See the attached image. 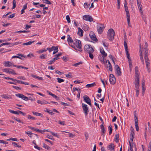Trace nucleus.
Wrapping results in <instances>:
<instances>
[{
	"mask_svg": "<svg viewBox=\"0 0 151 151\" xmlns=\"http://www.w3.org/2000/svg\"><path fill=\"white\" fill-rule=\"evenodd\" d=\"M135 122V126H138V119H134Z\"/></svg>",
	"mask_w": 151,
	"mask_h": 151,
	"instance_id": "obj_54",
	"label": "nucleus"
},
{
	"mask_svg": "<svg viewBox=\"0 0 151 151\" xmlns=\"http://www.w3.org/2000/svg\"><path fill=\"white\" fill-rule=\"evenodd\" d=\"M90 4H88L87 3H85L84 4V6L85 8H87L89 6Z\"/></svg>",
	"mask_w": 151,
	"mask_h": 151,
	"instance_id": "obj_51",
	"label": "nucleus"
},
{
	"mask_svg": "<svg viewBox=\"0 0 151 151\" xmlns=\"http://www.w3.org/2000/svg\"><path fill=\"white\" fill-rule=\"evenodd\" d=\"M101 132L103 133H105V129L104 125L103 124H101Z\"/></svg>",
	"mask_w": 151,
	"mask_h": 151,
	"instance_id": "obj_37",
	"label": "nucleus"
},
{
	"mask_svg": "<svg viewBox=\"0 0 151 151\" xmlns=\"http://www.w3.org/2000/svg\"><path fill=\"white\" fill-rule=\"evenodd\" d=\"M119 134H117L115 136V139L116 142H119Z\"/></svg>",
	"mask_w": 151,
	"mask_h": 151,
	"instance_id": "obj_40",
	"label": "nucleus"
},
{
	"mask_svg": "<svg viewBox=\"0 0 151 151\" xmlns=\"http://www.w3.org/2000/svg\"><path fill=\"white\" fill-rule=\"evenodd\" d=\"M109 80L111 84H114L116 83V79L114 75L112 74L110 75Z\"/></svg>",
	"mask_w": 151,
	"mask_h": 151,
	"instance_id": "obj_9",
	"label": "nucleus"
},
{
	"mask_svg": "<svg viewBox=\"0 0 151 151\" xmlns=\"http://www.w3.org/2000/svg\"><path fill=\"white\" fill-rule=\"evenodd\" d=\"M144 52V58L145 59H147V58H148V50L147 48H145L143 50Z\"/></svg>",
	"mask_w": 151,
	"mask_h": 151,
	"instance_id": "obj_16",
	"label": "nucleus"
},
{
	"mask_svg": "<svg viewBox=\"0 0 151 151\" xmlns=\"http://www.w3.org/2000/svg\"><path fill=\"white\" fill-rule=\"evenodd\" d=\"M109 149L110 150H114V146L113 144H111L110 145H109L108 147Z\"/></svg>",
	"mask_w": 151,
	"mask_h": 151,
	"instance_id": "obj_22",
	"label": "nucleus"
},
{
	"mask_svg": "<svg viewBox=\"0 0 151 151\" xmlns=\"http://www.w3.org/2000/svg\"><path fill=\"white\" fill-rule=\"evenodd\" d=\"M105 27L103 24H99V25L97 26V29L98 33L101 34L104 29Z\"/></svg>",
	"mask_w": 151,
	"mask_h": 151,
	"instance_id": "obj_4",
	"label": "nucleus"
},
{
	"mask_svg": "<svg viewBox=\"0 0 151 151\" xmlns=\"http://www.w3.org/2000/svg\"><path fill=\"white\" fill-rule=\"evenodd\" d=\"M82 106L83 111L85 114V115L86 116L87 115L89 111L88 110V108L86 104H85L83 103L82 104Z\"/></svg>",
	"mask_w": 151,
	"mask_h": 151,
	"instance_id": "obj_11",
	"label": "nucleus"
},
{
	"mask_svg": "<svg viewBox=\"0 0 151 151\" xmlns=\"http://www.w3.org/2000/svg\"><path fill=\"white\" fill-rule=\"evenodd\" d=\"M4 66L6 67H11L12 65V63L11 62L7 61L5 63Z\"/></svg>",
	"mask_w": 151,
	"mask_h": 151,
	"instance_id": "obj_18",
	"label": "nucleus"
},
{
	"mask_svg": "<svg viewBox=\"0 0 151 151\" xmlns=\"http://www.w3.org/2000/svg\"><path fill=\"white\" fill-rule=\"evenodd\" d=\"M14 80H15V81H16L17 83H22V84H23V82L22 81H20V80H16V79H14Z\"/></svg>",
	"mask_w": 151,
	"mask_h": 151,
	"instance_id": "obj_62",
	"label": "nucleus"
},
{
	"mask_svg": "<svg viewBox=\"0 0 151 151\" xmlns=\"http://www.w3.org/2000/svg\"><path fill=\"white\" fill-rule=\"evenodd\" d=\"M3 78H4L5 79H9V80H12V81H14V82H15V80H14V78H9V77H4Z\"/></svg>",
	"mask_w": 151,
	"mask_h": 151,
	"instance_id": "obj_56",
	"label": "nucleus"
},
{
	"mask_svg": "<svg viewBox=\"0 0 151 151\" xmlns=\"http://www.w3.org/2000/svg\"><path fill=\"white\" fill-rule=\"evenodd\" d=\"M100 52L103 55V58H101V60L102 62H103L104 63V57H106L107 56V54L105 52L103 48H100Z\"/></svg>",
	"mask_w": 151,
	"mask_h": 151,
	"instance_id": "obj_6",
	"label": "nucleus"
},
{
	"mask_svg": "<svg viewBox=\"0 0 151 151\" xmlns=\"http://www.w3.org/2000/svg\"><path fill=\"white\" fill-rule=\"evenodd\" d=\"M124 45L125 47V50H128L127 45L125 41H124Z\"/></svg>",
	"mask_w": 151,
	"mask_h": 151,
	"instance_id": "obj_47",
	"label": "nucleus"
},
{
	"mask_svg": "<svg viewBox=\"0 0 151 151\" xmlns=\"http://www.w3.org/2000/svg\"><path fill=\"white\" fill-rule=\"evenodd\" d=\"M43 2L44 3L49 4H51V3L50 1L48 0H43Z\"/></svg>",
	"mask_w": 151,
	"mask_h": 151,
	"instance_id": "obj_45",
	"label": "nucleus"
},
{
	"mask_svg": "<svg viewBox=\"0 0 151 151\" xmlns=\"http://www.w3.org/2000/svg\"><path fill=\"white\" fill-rule=\"evenodd\" d=\"M145 63H146V66H147V67L148 65H149L150 64V63H149V62H148V61H149V59L148 58H147V59H145Z\"/></svg>",
	"mask_w": 151,
	"mask_h": 151,
	"instance_id": "obj_50",
	"label": "nucleus"
},
{
	"mask_svg": "<svg viewBox=\"0 0 151 151\" xmlns=\"http://www.w3.org/2000/svg\"><path fill=\"white\" fill-rule=\"evenodd\" d=\"M43 147L45 149H46L47 150H49L50 148V147L49 146H47V145L45 144V143L43 144Z\"/></svg>",
	"mask_w": 151,
	"mask_h": 151,
	"instance_id": "obj_44",
	"label": "nucleus"
},
{
	"mask_svg": "<svg viewBox=\"0 0 151 151\" xmlns=\"http://www.w3.org/2000/svg\"><path fill=\"white\" fill-rule=\"evenodd\" d=\"M62 55L61 52L59 53L58 54L55 55V57L53 58L52 60L48 62V64L49 65L51 64L52 63H53L54 61L57 60L58 58V57Z\"/></svg>",
	"mask_w": 151,
	"mask_h": 151,
	"instance_id": "obj_5",
	"label": "nucleus"
},
{
	"mask_svg": "<svg viewBox=\"0 0 151 151\" xmlns=\"http://www.w3.org/2000/svg\"><path fill=\"white\" fill-rule=\"evenodd\" d=\"M47 56L46 54H42L40 56V58L41 59H45L46 58V57Z\"/></svg>",
	"mask_w": 151,
	"mask_h": 151,
	"instance_id": "obj_35",
	"label": "nucleus"
},
{
	"mask_svg": "<svg viewBox=\"0 0 151 151\" xmlns=\"http://www.w3.org/2000/svg\"><path fill=\"white\" fill-rule=\"evenodd\" d=\"M9 111L13 114H19V111H15L13 110H12L11 109H9Z\"/></svg>",
	"mask_w": 151,
	"mask_h": 151,
	"instance_id": "obj_32",
	"label": "nucleus"
},
{
	"mask_svg": "<svg viewBox=\"0 0 151 151\" xmlns=\"http://www.w3.org/2000/svg\"><path fill=\"white\" fill-rule=\"evenodd\" d=\"M115 69L116 70V73L117 76H121L122 74L121 69L119 67V66L118 65H116L115 66Z\"/></svg>",
	"mask_w": 151,
	"mask_h": 151,
	"instance_id": "obj_12",
	"label": "nucleus"
},
{
	"mask_svg": "<svg viewBox=\"0 0 151 151\" xmlns=\"http://www.w3.org/2000/svg\"><path fill=\"white\" fill-rule=\"evenodd\" d=\"M14 119L15 120L17 121L18 122H19L21 123H23V122H22L20 120V119H18V118H17L16 117V118H14Z\"/></svg>",
	"mask_w": 151,
	"mask_h": 151,
	"instance_id": "obj_64",
	"label": "nucleus"
},
{
	"mask_svg": "<svg viewBox=\"0 0 151 151\" xmlns=\"http://www.w3.org/2000/svg\"><path fill=\"white\" fill-rule=\"evenodd\" d=\"M93 52H89L88 53L89 54V57L91 59H93V56L92 54Z\"/></svg>",
	"mask_w": 151,
	"mask_h": 151,
	"instance_id": "obj_59",
	"label": "nucleus"
},
{
	"mask_svg": "<svg viewBox=\"0 0 151 151\" xmlns=\"http://www.w3.org/2000/svg\"><path fill=\"white\" fill-rule=\"evenodd\" d=\"M83 30L80 27L78 28V34L80 36L82 37L83 36Z\"/></svg>",
	"mask_w": 151,
	"mask_h": 151,
	"instance_id": "obj_19",
	"label": "nucleus"
},
{
	"mask_svg": "<svg viewBox=\"0 0 151 151\" xmlns=\"http://www.w3.org/2000/svg\"><path fill=\"white\" fill-rule=\"evenodd\" d=\"M82 62H79L78 63H76L74 64H73V66H75V67H77V66L78 65L81 64H82Z\"/></svg>",
	"mask_w": 151,
	"mask_h": 151,
	"instance_id": "obj_53",
	"label": "nucleus"
},
{
	"mask_svg": "<svg viewBox=\"0 0 151 151\" xmlns=\"http://www.w3.org/2000/svg\"><path fill=\"white\" fill-rule=\"evenodd\" d=\"M17 55L19 56H21V57H24V58H26V56L25 55H24L22 54H20V53L18 54H17Z\"/></svg>",
	"mask_w": 151,
	"mask_h": 151,
	"instance_id": "obj_63",
	"label": "nucleus"
},
{
	"mask_svg": "<svg viewBox=\"0 0 151 151\" xmlns=\"http://www.w3.org/2000/svg\"><path fill=\"white\" fill-rule=\"evenodd\" d=\"M50 132L52 135L53 136L56 137L57 138L59 137V136L57 133H55L52 132Z\"/></svg>",
	"mask_w": 151,
	"mask_h": 151,
	"instance_id": "obj_38",
	"label": "nucleus"
},
{
	"mask_svg": "<svg viewBox=\"0 0 151 151\" xmlns=\"http://www.w3.org/2000/svg\"><path fill=\"white\" fill-rule=\"evenodd\" d=\"M135 87V89H139V78H135V81L134 82Z\"/></svg>",
	"mask_w": 151,
	"mask_h": 151,
	"instance_id": "obj_13",
	"label": "nucleus"
},
{
	"mask_svg": "<svg viewBox=\"0 0 151 151\" xmlns=\"http://www.w3.org/2000/svg\"><path fill=\"white\" fill-rule=\"evenodd\" d=\"M27 118L28 119H31L32 120H35V118L34 117L30 115H28L27 116Z\"/></svg>",
	"mask_w": 151,
	"mask_h": 151,
	"instance_id": "obj_46",
	"label": "nucleus"
},
{
	"mask_svg": "<svg viewBox=\"0 0 151 151\" xmlns=\"http://www.w3.org/2000/svg\"><path fill=\"white\" fill-rule=\"evenodd\" d=\"M1 96L2 97V98L4 99H12V97H11V96L10 95H8L4 94L2 95Z\"/></svg>",
	"mask_w": 151,
	"mask_h": 151,
	"instance_id": "obj_21",
	"label": "nucleus"
},
{
	"mask_svg": "<svg viewBox=\"0 0 151 151\" xmlns=\"http://www.w3.org/2000/svg\"><path fill=\"white\" fill-rule=\"evenodd\" d=\"M107 68H109V70L110 71H112V68L111 64L107 65Z\"/></svg>",
	"mask_w": 151,
	"mask_h": 151,
	"instance_id": "obj_39",
	"label": "nucleus"
},
{
	"mask_svg": "<svg viewBox=\"0 0 151 151\" xmlns=\"http://www.w3.org/2000/svg\"><path fill=\"white\" fill-rule=\"evenodd\" d=\"M140 50L139 51V52H140V55H140V60H141V61L142 62V63L143 64L144 63V60H143V59L142 54V52L141 48V45L140 46Z\"/></svg>",
	"mask_w": 151,
	"mask_h": 151,
	"instance_id": "obj_20",
	"label": "nucleus"
},
{
	"mask_svg": "<svg viewBox=\"0 0 151 151\" xmlns=\"http://www.w3.org/2000/svg\"><path fill=\"white\" fill-rule=\"evenodd\" d=\"M46 101L45 100H43L42 101H41L40 100L37 101V103L41 105L44 104H45L46 103Z\"/></svg>",
	"mask_w": 151,
	"mask_h": 151,
	"instance_id": "obj_29",
	"label": "nucleus"
},
{
	"mask_svg": "<svg viewBox=\"0 0 151 151\" xmlns=\"http://www.w3.org/2000/svg\"><path fill=\"white\" fill-rule=\"evenodd\" d=\"M148 151H151V142L149 143V146L148 149Z\"/></svg>",
	"mask_w": 151,
	"mask_h": 151,
	"instance_id": "obj_61",
	"label": "nucleus"
},
{
	"mask_svg": "<svg viewBox=\"0 0 151 151\" xmlns=\"http://www.w3.org/2000/svg\"><path fill=\"white\" fill-rule=\"evenodd\" d=\"M76 41L74 43L76 47L79 49H81V48L82 45L81 41L78 40H76Z\"/></svg>",
	"mask_w": 151,
	"mask_h": 151,
	"instance_id": "obj_14",
	"label": "nucleus"
},
{
	"mask_svg": "<svg viewBox=\"0 0 151 151\" xmlns=\"http://www.w3.org/2000/svg\"><path fill=\"white\" fill-rule=\"evenodd\" d=\"M138 7L139 8V11L142 14L143 13L142 11V5L139 3H138L137 4Z\"/></svg>",
	"mask_w": 151,
	"mask_h": 151,
	"instance_id": "obj_33",
	"label": "nucleus"
},
{
	"mask_svg": "<svg viewBox=\"0 0 151 151\" xmlns=\"http://www.w3.org/2000/svg\"><path fill=\"white\" fill-rule=\"evenodd\" d=\"M13 87L16 89V90H21L22 89V88L18 87V86H12Z\"/></svg>",
	"mask_w": 151,
	"mask_h": 151,
	"instance_id": "obj_55",
	"label": "nucleus"
},
{
	"mask_svg": "<svg viewBox=\"0 0 151 151\" xmlns=\"http://www.w3.org/2000/svg\"><path fill=\"white\" fill-rule=\"evenodd\" d=\"M0 143L4 144H8V142H7L3 140H0Z\"/></svg>",
	"mask_w": 151,
	"mask_h": 151,
	"instance_id": "obj_58",
	"label": "nucleus"
},
{
	"mask_svg": "<svg viewBox=\"0 0 151 151\" xmlns=\"http://www.w3.org/2000/svg\"><path fill=\"white\" fill-rule=\"evenodd\" d=\"M57 79L59 83H61L64 81V80L59 78H57Z\"/></svg>",
	"mask_w": 151,
	"mask_h": 151,
	"instance_id": "obj_42",
	"label": "nucleus"
},
{
	"mask_svg": "<svg viewBox=\"0 0 151 151\" xmlns=\"http://www.w3.org/2000/svg\"><path fill=\"white\" fill-rule=\"evenodd\" d=\"M45 111L48 113L49 114H50L51 115H52L54 114L53 113L52 111L51 110H49L47 109H46Z\"/></svg>",
	"mask_w": 151,
	"mask_h": 151,
	"instance_id": "obj_41",
	"label": "nucleus"
},
{
	"mask_svg": "<svg viewBox=\"0 0 151 151\" xmlns=\"http://www.w3.org/2000/svg\"><path fill=\"white\" fill-rule=\"evenodd\" d=\"M134 132H131V133H130V140L132 141V142H133V139L134 138Z\"/></svg>",
	"mask_w": 151,
	"mask_h": 151,
	"instance_id": "obj_30",
	"label": "nucleus"
},
{
	"mask_svg": "<svg viewBox=\"0 0 151 151\" xmlns=\"http://www.w3.org/2000/svg\"><path fill=\"white\" fill-rule=\"evenodd\" d=\"M85 50L87 53L93 52L94 50L91 45H86L84 47Z\"/></svg>",
	"mask_w": 151,
	"mask_h": 151,
	"instance_id": "obj_3",
	"label": "nucleus"
},
{
	"mask_svg": "<svg viewBox=\"0 0 151 151\" xmlns=\"http://www.w3.org/2000/svg\"><path fill=\"white\" fill-rule=\"evenodd\" d=\"M48 50L50 52H51L52 50H55V51H54L53 54H55L58 51V48L57 47H55L54 46H52V47L51 48H47L46 50Z\"/></svg>",
	"mask_w": 151,
	"mask_h": 151,
	"instance_id": "obj_7",
	"label": "nucleus"
},
{
	"mask_svg": "<svg viewBox=\"0 0 151 151\" xmlns=\"http://www.w3.org/2000/svg\"><path fill=\"white\" fill-rule=\"evenodd\" d=\"M135 78H139L138 71V67L136 66L135 68Z\"/></svg>",
	"mask_w": 151,
	"mask_h": 151,
	"instance_id": "obj_17",
	"label": "nucleus"
},
{
	"mask_svg": "<svg viewBox=\"0 0 151 151\" xmlns=\"http://www.w3.org/2000/svg\"><path fill=\"white\" fill-rule=\"evenodd\" d=\"M31 76L34 78H37L38 80H43L42 78L38 76H37L33 74L31 75Z\"/></svg>",
	"mask_w": 151,
	"mask_h": 151,
	"instance_id": "obj_28",
	"label": "nucleus"
},
{
	"mask_svg": "<svg viewBox=\"0 0 151 151\" xmlns=\"http://www.w3.org/2000/svg\"><path fill=\"white\" fill-rule=\"evenodd\" d=\"M68 39H67V41L68 42L69 44L70 43H71L72 42H73V41L71 37H70V36L69 35L67 36Z\"/></svg>",
	"mask_w": 151,
	"mask_h": 151,
	"instance_id": "obj_26",
	"label": "nucleus"
},
{
	"mask_svg": "<svg viewBox=\"0 0 151 151\" xmlns=\"http://www.w3.org/2000/svg\"><path fill=\"white\" fill-rule=\"evenodd\" d=\"M103 43L104 46L105 47H107L109 45L108 44L106 43L104 41H103Z\"/></svg>",
	"mask_w": 151,
	"mask_h": 151,
	"instance_id": "obj_60",
	"label": "nucleus"
},
{
	"mask_svg": "<svg viewBox=\"0 0 151 151\" xmlns=\"http://www.w3.org/2000/svg\"><path fill=\"white\" fill-rule=\"evenodd\" d=\"M124 7L126 12V15L127 16V21L128 24V25H129L130 23V14H129V11L128 9V7L127 6V3L126 1H125L124 3Z\"/></svg>",
	"mask_w": 151,
	"mask_h": 151,
	"instance_id": "obj_2",
	"label": "nucleus"
},
{
	"mask_svg": "<svg viewBox=\"0 0 151 151\" xmlns=\"http://www.w3.org/2000/svg\"><path fill=\"white\" fill-rule=\"evenodd\" d=\"M66 19L68 23H69L70 22V20L69 15H67L66 17Z\"/></svg>",
	"mask_w": 151,
	"mask_h": 151,
	"instance_id": "obj_48",
	"label": "nucleus"
},
{
	"mask_svg": "<svg viewBox=\"0 0 151 151\" xmlns=\"http://www.w3.org/2000/svg\"><path fill=\"white\" fill-rule=\"evenodd\" d=\"M125 51L126 52V54L127 56V57L128 58V59H129V58H130V57L129 56V53L128 50H125Z\"/></svg>",
	"mask_w": 151,
	"mask_h": 151,
	"instance_id": "obj_57",
	"label": "nucleus"
},
{
	"mask_svg": "<svg viewBox=\"0 0 151 151\" xmlns=\"http://www.w3.org/2000/svg\"><path fill=\"white\" fill-rule=\"evenodd\" d=\"M34 42H35L34 41H30L29 42H26V43H24L23 44V45H29L31 44L32 43Z\"/></svg>",
	"mask_w": 151,
	"mask_h": 151,
	"instance_id": "obj_31",
	"label": "nucleus"
},
{
	"mask_svg": "<svg viewBox=\"0 0 151 151\" xmlns=\"http://www.w3.org/2000/svg\"><path fill=\"white\" fill-rule=\"evenodd\" d=\"M107 33V37L108 39L110 40H113L115 35V33L114 30L112 29H109Z\"/></svg>",
	"mask_w": 151,
	"mask_h": 151,
	"instance_id": "obj_1",
	"label": "nucleus"
},
{
	"mask_svg": "<svg viewBox=\"0 0 151 151\" xmlns=\"http://www.w3.org/2000/svg\"><path fill=\"white\" fill-rule=\"evenodd\" d=\"M84 101L88 104L90 105L91 106V100L89 97L86 95L83 96V97Z\"/></svg>",
	"mask_w": 151,
	"mask_h": 151,
	"instance_id": "obj_10",
	"label": "nucleus"
},
{
	"mask_svg": "<svg viewBox=\"0 0 151 151\" xmlns=\"http://www.w3.org/2000/svg\"><path fill=\"white\" fill-rule=\"evenodd\" d=\"M32 113L34 115H35L36 116H41L42 117H43V116L42 115V114H41V113H38V112H35V111H33L32 112Z\"/></svg>",
	"mask_w": 151,
	"mask_h": 151,
	"instance_id": "obj_25",
	"label": "nucleus"
},
{
	"mask_svg": "<svg viewBox=\"0 0 151 151\" xmlns=\"http://www.w3.org/2000/svg\"><path fill=\"white\" fill-rule=\"evenodd\" d=\"M27 3H26L23 6V8L21 10V14H23L24 13V10L26 9L27 7Z\"/></svg>",
	"mask_w": 151,
	"mask_h": 151,
	"instance_id": "obj_24",
	"label": "nucleus"
},
{
	"mask_svg": "<svg viewBox=\"0 0 151 151\" xmlns=\"http://www.w3.org/2000/svg\"><path fill=\"white\" fill-rule=\"evenodd\" d=\"M25 133L26 134H27L31 138L32 137V136L31 135H32V133L31 132H25Z\"/></svg>",
	"mask_w": 151,
	"mask_h": 151,
	"instance_id": "obj_52",
	"label": "nucleus"
},
{
	"mask_svg": "<svg viewBox=\"0 0 151 151\" xmlns=\"http://www.w3.org/2000/svg\"><path fill=\"white\" fill-rule=\"evenodd\" d=\"M47 51V50L45 49V50H39L37 51V52L39 54L45 52Z\"/></svg>",
	"mask_w": 151,
	"mask_h": 151,
	"instance_id": "obj_49",
	"label": "nucleus"
},
{
	"mask_svg": "<svg viewBox=\"0 0 151 151\" xmlns=\"http://www.w3.org/2000/svg\"><path fill=\"white\" fill-rule=\"evenodd\" d=\"M95 85H96L95 83H91V84H88L86 85V88H88L93 87Z\"/></svg>",
	"mask_w": 151,
	"mask_h": 151,
	"instance_id": "obj_27",
	"label": "nucleus"
},
{
	"mask_svg": "<svg viewBox=\"0 0 151 151\" xmlns=\"http://www.w3.org/2000/svg\"><path fill=\"white\" fill-rule=\"evenodd\" d=\"M89 36L94 41H96L97 40V39L96 38L95 35L93 32H90L89 33Z\"/></svg>",
	"mask_w": 151,
	"mask_h": 151,
	"instance_id": "obj_15",
	"label": "nucleus"
},
{
	"mask_svg": "<svg viewBox=\"0 0 151 151\" xmlns=\"http://www.w3.org/2000/svg\"><path fill=\"white\" fill-rule=\"evenodd\" d=\"M13 6L12 7V9H14L16 6V1L15 0H13Z\"/></svg>",
	"mask_w": 151,
	"mask_h": 151,
	"instance_id": "obj_43",
	"label": "nucleus"
},
{
	"mask_svg": "<svg viewBox=\"0 0 151 151\" xmlns=\"http://www.w3.org/2000/svg\"><path fill=\"white\" fill-rule=\"evenodd\" d=\"M108 128H109V134L110 135L111 134L112 131V126L111 125H110L109 126Z\"/></svg>",
	"mask_w": 151,
	"mask_h": 151,
	"instance_id": "obj_36",
	"label": "nucleus"
},
{
	"mask_svg": "<svg viewBox=\"0 0 151 151\" xmlns=\"http://www.w3.org/2000/svg\"><path fill=\"white\" fill-rule=\"evenodd\" d=\"M83 19L85 20L91 22L93 20V19L90 16L88 15H84L83 17Z\"/></svg>",
	"mask_w": 151,
	"mask_h": 151,
	"instance_id": "obj_8",
	"label": "nucleus"
},
{
	"mask_svg": "<svg viewBox=\"0 0 151 151\" xmlns=\"http://www.w3.org/2000/svg\"><path fill=\"white\" fill-rule=\"evenodd\" d=\"M8 73L11 74L13 75L17 74L14 71L13 69L11 68H9V70Z\"/></svg>",
	"mask_w": 151,
	"mask_h": 151,
	"instance_id": "obj_23",
	"label": "nucleus"
},
{
	"mask_svg": "<svg viewBox=\"0 0 151 151\" xmlns=\"http://www.w3.org/2000/svg\"><path fill=\"white\" fill-rule=\"evenodd\" d=\"M15 96L17 97H18L19 98H21L22 99H24V95L22 94H15Z\"/></svg>",
	"mask_w": 151,
	"mask_h": 151,
	"instance_id": "obj_34",
	"label": "nucleus"
}]
</instances>
